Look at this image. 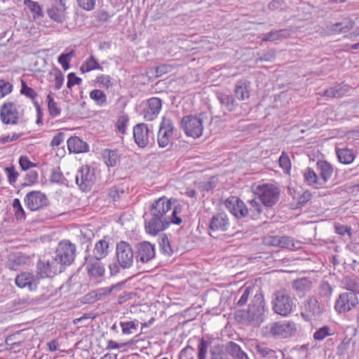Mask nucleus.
Masks as SVG:
<instances>
[{
    "mask_svg": "<svg viewBox=\"0 0 359 359\" xmlns=\"http://www.w3.org/2000/svg\"><path fill=\"white\" fill-rule=\"evenodd\" d=\"M177 202L176 199L168 198L165 196L160 197L152 203L151 215L168 220L170 224H180L182 220L177 216V214L182 208L178 204L177 206L175 205L172 208V203Z\"/></svg>",
    "mask_w": 359,
    "mask_h": 359,
    "instance_id": "obj_1",
    "label": "nucleus"
},
{
    "mask_svg": "<svg viewBox=\"0 0 359 359\" xmlns=\"http://www.w3.org/2000/svg\"><path fill=\"white\" fill-rule=\"evenodd\" d=\"M297 325L290 320L276 322L268 324L262 329V334L266 337L285 339L295 334Z\"/></svg>",
    "mask_w": 359,
    "mask_h": 359,
    "instance_id": "obj_2",
    "label": "nucleus"
},
{
    "mask_svg": "<svg viewBox=\"0 0 359 359\" xmlns=\"http://www.w3.org/2000/svg\"><path fill=\"white\" fill-rule=\"evenodd\" d=\"M264 312L265 302L263 294L257 290L245 313V318L250 323H259L262 321Z\"/></svg>",
    "mask_w": 359,
    "mask_h": 359,
    "instance_id": "obj_3",
    "label": "nucleus"
},
{
    "mask_svg": "<svg viewBox=\"0 0 359 359\" xmlns=\"http://www.w3.org/2000/svg\"><path fill=\"white\" fill-rule=\"evenodd\" d=\"M253 192L259 198L262 203L267 207H271L276 203L280 195L278 188L271 184L258 185L254 189Z\"/></svg>",
    "mask_w": 359,
    "mask_h": 359,
    "instance_id": "obj_4",
    "label": "nucleus"
},
{
    "mask_svg": "<svg viewBox=\"0 0 359 359\" xmlns=\"http://www.w3.org/2000/svg\"><path fill=\"white\" fill-rule=\"evenodd\" d=\"M272 305L275 313L287 316L292 312L294 302L286 291L279 290L273 294Z\"/></svg>",
    "mask_w": 359,
    "mask_h": 359,
    "instance_id": "obj_5",
    "label": "nucleus"
},
{
    "mask_svg": "<svg viewBox=\"0 0 359 359\" xmlns=\"http://www.w3.org/2000/svg\"><path fill=\"white\" fill-rule=\"evenodd\" d=\"M55 254V258L65 268L66 266L70 265L74 260L76 246L69 241H62L59 243Z\"/></svg>",
    "mask_w": 359,
    "mask_h": 359,
    "instance_id": "obj_6",
    "label": "nucleus"
},
{
    "mask_svg": "<svg viewBox=\"0 0 359 359\" xmlns=\"http://www.w3.org/2000/svg\"><path fill=\"white\" fill-rule=\"evenodd\" d=\"M116 258L122 269L130 268L134 262L135 254L132 246L121 241L116 244Z\"/></svg>",
    "mask_w": 359,
    "mask_h": 359,
    "instance_id": "obj_7",
    "label": "nucleus"
},
{
    "mask_svg": "<svg viewBox=\"0 0 359 359\" xmlns=\"http://www.w3.org/2000/svg\"><path fill=\"white\" fill-rule=\"evenodd\" d=\"M325 306L313 296L309 297L304 302L301 315L306 320L318 319L323 313Z\"/></svg>",
    "mask_w": 359,
    "mask_h": 359,
    "instance_id": "obj_8",
    "label": "nucleus"
},
{
    "mask_svg": "<svg viewBox=\"0 0 359 359\" xmlns=\"http://www.w3.org/2000/svg\"><path fill=\"white\" fill-rule=\"evenodd\" d=\"M64 268L55 257L39 259L37 263V271L41 278L53 277L55 275L61 273Z\"/></svg>",
    "mask_w": 359,
    "mask_h": 359,
    "instance_id": "obj_9",
    "label": "nucleus"
},
{
    "mask_svg": "<svg viewBox=\"0 0 359 359\" xmlns=\"http://www.w3.org/2000/svg\"><path fill=\"white\" fill-rule=\"evenodd\" d=\"M181 126L187 136L199 137L203 130V119L196 116H187L182 118Z\"/></svg>",
    "mask_w": 359,
    "mask_h": 359,
    "instance_id": "obj_10",
    "label": "nucleus"
},
{
    "mask_svg": "<svg viewBox=\"0 0 359 359\" xmlns=\"http://www.w3.org/2000/svg\"><path fill=\"white\" fill-rule=\"evenodd\" d=\"M358 304V299L355 292L347 291L339 294L336 300L334 309L339 313H346L355 308Z\"/></svg>",
    "mask_w": 359,
    "mask_h": 359,
    "instance_id": "obj_11",
    "label": "nucleus"
},
{
    "mask_svg": "<svg viewBox=\"0 0 359 359\" xmlns=\"http://www.w3.org/2000/svg\"><path fill=\"white\" fill-rule=\"evenodd\" d=\"M175 130L172 121L166 117H163L160 123L157 142L160 147L164 148L170 142Z\"/></svg>",
    "mask_w": 359,
    "mask_h": 359,
    "instance_id": "obj_12",
    "label": "nucleus"
},
{
    "mask_svg": "<svg viewBox=\"0 0 359 359\" xmlns=\"http://www.w3.org/2000/svg\"><path fill=\"white\" fill-rule=\"evenodd\" d=\"M18 103L11 101L4 102L0 109V118L5 124H17L20 116V111L17 107Z\"/></svg>",
    "mask_w": 359,
    "mask_h": 359,
    "instance_id": "obj_13",
    "label": "nucleus"
},
{
    "mask_svg": "<svg viewBox=\"0 0 359 359\" xmlns=\"http://www.w3.org/2000/svg\"><path fill=\"white\" fill-rule=\"evenodd\" d=\"M75 180L82 191H88L95 181L94 171L88 165H83L78 170Z\"/></svg>",
    "mask_w": 359,
    "mask_h": 359,
    "instance_id": "obj_14",
    "label": "nucleus"
},
{
    "mask_svg": "<svg viewBox=\"0 0 359 359\" xmlns=\"http://www.w3.org/2000/svg\"><path fill=\"white\" fill-rule=\"evenodd\" d=\"M264 243L267 245L297 250L301 248L302 243L294 241L289 236H271L264 238Z\"/></svg>",
    "mask_w": 359,
    "mask_h": 359,
    "instance_id": "obj_15",
    "label": "nucleus"
},
{
    "mask_svg": "<svg viewBox=\"0 0 359 359\" xmlns=\"http://www.w3.org/2000/svg\"><path fill=\"white\" fill-rule=\"evenodd\" d=\"M156 255L154 245L148 241H142L136 245V261L137 264H147L153 259Z\"/></svg>",
    "mask_w": 359,
    "mask_h": 359,
    "instance_id": "obj_16",
    "label": "nucleus"
},
{
    "mask_svg": "<svg viewBox=\"0 0 359 359\" xmlns=\"http://www.w3.org/2000/svg\"><path fill=\"white\" fill-rule=\"evenodd\" d=\"M229 226V217L223 212L214 215L209 222V229L213 233L225 231Z\"/></svg>",
    "mask_w": 359,
    "mask_h": 359,
    "instance_id": "obj_17",
    "label": "nucleus"
},
{
    "mask_svg": "<svg viewBox=\"0 0 359 359\" xmlns=\"http://www.w3.org/2000/svg\"><path fill=\"white\" fill-rule=\"evenodd\" d=\"M25 203L31 210H37L46 204L47 198L41 192L32 191L26 195Z\"/></svg>",
    "mask_w": 359,
    "mask_h": 359,
    "instance_id": "obj_18",
    "label": "nucleus"
},
{
    "mask_svg": "<svg viewBox=\"0 0 359 359\" xmlns=\"http://www.w3.org/2000/svg\"><path fill=\"white\" fill-rule=\"evenodd\" d=\"M39 278L31 273L22 272L15 279L16 285L20 288H27L29 291L35 290L39 283Z\"/></svg>",
    "mask_w": 359,
    "mask_h": 359,
    "instance_id": "obj_19",
    "label": "nucleus"
},
{
    "mask_svg": "<svg viewBox=\"0 0 359 359\" xmlns=\"http://www.w3.org/2000/svg\"><path fill=\"white\" fill-rule=\"evenodd\" d=\"M151 132L145 123H139L133 128V137L140 147H145L149 144Z\"/></svg>",
    "mask_w": 359,
    "mask_h": 359,
    "instance_id": "obj_20",
    "label": "nucleus"
},
{
    "mask_svg": "<svg viewBox=\"0 0 359 359\" xmlns=\"http://www.w3.org/2000/svg\"><path fill=\"white\" fill-rule=\"evenodd\" d=\"M170 224L168 220H164L157 216H151L149 221L145 222V230L147 233L156 236L165 230Z\"/></svg>",
    "mask_w": 359,
    "mask_h": 359,
    "instance_id": "obj_21",
    "label": "nucleus"
},
{
    "mask_svg": "<svg viewBox=\"0 0 359 359\" xmlns=\"http://www.w3.org/2000/svg\"><path fill=\"white\" fill-rule=\"evenodd\" d=\"M226 206L236 217H244L248 215V208L245 203L238 198L233 197L226 201Z\"/></svg>",
    "mask_w": 359,
    "mask_h": 359,
    "instance_id": "obj_22",
    "label": "nucleus"
},
{
    "mask_svg": "<svg viewBox=\"0 0 359 359\" xmlns=\"http://www.w3.org/2000/svg\"><path fill=\"white\" fill-rule=\"evenodd\" d=\"M162 106L161 100L158 97H151L147 100V107L144 111V118L147 121H153L159 114Z\"/></svg>",
    "mask_w": 359,
    "mask_h": 359,
    "instance_id": "obj_23",
    "label": "nucleus"
},
{
    "mask_svg": "<svg viewBox=\"0 0 359 359\" xmlns=\"http://www.w3.org/2000/svg\"><path fill=\"white\" fill-rule=\"evenodd\" d=\"M257 353L265 359H283L284 353L279 349H271L265 344H257L255 346Z\"/></svg>",
    "mask_w": 359,
    "mask_h": 359,
    "instance_id": "obj_24",
    "label": "nucleus"
},
{
    "mask_svg": "<svg viewBox=\"0 0 359 359\" xmlns=\"http://www.w3.org/2000/svg\"><path fill=\"white\" fill-rule=\"evenodd\" d=\"M316 170L320 182L324 186L332 177L334 168L331 163L326 161H318L316 163Z\"/></svg>",
    "mask_w": 359,
    "mask_h": 359,
    "instance_id": "obj_25",
    "label": "nucleus"
},
{
    "mask_svg": "<svg viewBox=\"0 0 359 359\" xmlns=\"http://www.w3.org/2000/svg\"><path fill=\"white\" fill-rule=\"evenodd\" d=\"M66 10L65 4L62 0L56 1L47 11L49 18L57 22H62L65 19V12Z\"/></svg>",
    "mask_w": 359,
    "mask_h": 359,
    "instance_id": "obj_26",
    "label": "nucleus"
},
{
    "mask_svg": "<svg viewBox=\"0 0 359 359\" xmlns=\"http://www.w3.org/2000/svg\"><path fill=\"white\" fill-rule=\"evenodd\" d=\"M289 194L292 197L296 208L304 205L311 198V194L309 191L297 190L290 187Z\"/></svg>",
    "mask_w": 359,
    "mask_h": 359,
    "instance_id": "obj_27",
    "label": "nucleus"
},
{
    "mask_svg": "<svg viewBox=\"0 0 359 359\" xmlns=\"http://www.w3.org/2000/svg\"><path fill=\"white\" fill-rule=\"evenodd\" d=\"M251 83L248 80L237 81L234 88V93L239 100H245L250 96Z\"/></svg>",
    "mask_w": 359,
    "mask_h": 359,
    "instance_id": "obj_28",
    "label": "nucleus"
},
{
    "mask_svg": "<svg viewBox=\"0 0 359 359\" xmlns=\"http://www.w3.org/2000/svg\"><path fill=\"white\" fill-rule=\"evenodd\" d=\"M68 149L71 153H83L88 151V144L78 137H71L67 140Z\"/></svg>",
    "mask_w": 359,
    "mask_h": 359,
    "instance_id": "obj_29",
    "label": "nucleus"
},
{
    "mask_svg": "<svg viewBox=\"0 0 359 359\" xmlns=\"http://www.w3.org/2000/svg\"><path fill=\"white\" fill-rule=\"evenodd\" d=\"M217 98L221 105L229 111H234L238 105L232 95L224 93H217Z\"/></svg>",
    "mask_w": 359,
    "mask_h": 359,
    "instance_id": "obj_30",
    "label": "nucleus"
},
{
    "mask_svg": "<svg viewBox=\"0 0 359 359\" xmlns=\"http://www.w3.org/2000/svg\"><path fill=\"white\" fill-rule=\"evenodd\" d=\"M303 175L304 182L308 185L315 188L323 187L318 175L311 168H306L303 172Z\"/></svg>",
    "mask_w": 359,
    "mask_h": 359,
    "instance_id": "obj_31",
    "label": "nucleus"
},
{
    "mask_svg": "<svg viewBox=\"0 0 359 359\" xmlns=\"http://www.w3.org/2000/svg\"><path fill=\"white\" fill-rule=\"evenodd\" d=\"M109 242L103 238L96 243L93 249V257L96 259H101L108 254Z\"/></svg>",
    "mask_w": 359,
    "mask_h": 359,
    "instance_id": "obj_32",
    "label": "nucleus"
},
{
    "mask_svg": "<svg viewBox=\"0 0 359 359\" xmlns=\"http://www.w3.org/2000/svg\"><path fill=\"white\" fill-rule=\"evenodd\" d=\"M349 90V86L346 84H339L324 91V95L328 97H341Z\"/></svg>",
    "mask_w": 359,
    "mask_h": 359,
    "instance_id": "obj_33",
    "label": "nucleus"
},
{
    "mask_svg": "<svg viewBox=\"0 0 359 359\" xmlns=\"http://www.w3.org/2000/svg\"><path fill=\"white\" fill-rule=\"evenodd\" d=\"M353 27V22L349 19H345L341 22L332 24L329 26V30L333 33H346Z\"/></svg>",
    "mask_w": 359,
    "mask_h": 359,
    "instance_id": "obj_34",
    "label": "nucleus"
},
{
    "mask_svg": "<svg viewBox=\"0 0 359 359\" xmlns=\"http://www.w3.org/2000/svg\"><path fill=\"white\" fill-rule=\"evenodd\" d=\"M336 154L339 161L343 164H350L355 159L353 151L348 148L337 149Z\"/></svg>",
    "mask_w": 359,
    "mask_h": 359,
    "instance_id": "obj_35",
    "label": "nucleus"
},
{
    "mask_svg": "<svg viewBox=\"0 0 359 359\" xmlns=\"http://www.w3.org/2000/svg\"><path fill=\"white\" fill-rule=\"evenodd\" d=\"M248 215L253 219H257L263 211V204L260 203L256 198L248 201Z\"/></svg>",
    "mask_w": 359,
    "mask_h": 359,
    "instance_id": "obj_36",
    "label": "nucleus"
},
{
    "mask_svg": "<svg viewBox=\"0 0 359 359\" xmlns=\"http://www.w3.org/2000/svg\"><path fill=\"white\" fill-rule=\"evenodd\" d=\"M100 260L95 259L88 264V273L94 277H101L104 273V268Z\"/></svg>",
    "mask_w": 359,
    "mask_h": 359,
    "instance_id": "obj_37",
    "label": "nucleus"
},
{
    "mask_svg": "<svg viewBox=\"0 0 359 359\" xmlns=\"http://www.w3.org/2000/svg\"><path fill=\"white\" fill-rule=\"evenodd\" d=\"M95 69H102V67L99 65L97 60L90 55L81 66L80 70L83 72H88Z\"/></svg>",
    "mask_w": 359,
    "mask_h": 359,
    "instance_id": "obj_38",
    "label": "nucleus"
},
{
    "mask_svg": "<svg viewBox=\"0 0 359 359\" xmlns=\"http://www.w3.org/2000/svg\"><path fill=\"white\" fill-rule=\"evenodd\" d=\"M229 353L234 359H250L247 354L241 350L239 345L230 341L229 343Z\"/></svg>",
    "mask_w": 359,
    "mask_h": 359,
    "instance_id": "obj_39",
    "label": "nucleus"
},
{
    "mask_svg": "<svg viewBox=\"0 0 359 359\" xmlns=\"http://www.w3.org/2000/svg\"><path fill=\"white\" fill-rule=\"evenodd\" d=\"M312 283L307 278H300L293 282V288L299 292L305 293L311 288Z\"/></svg>",
    "mask_w": 359,
    "mask_h": 359,
    "instance_id": "obj_40",
    "label": "nucleus"
},
{
    "mask_svg": "<svg viewBox=\"0 0 359 359\" xmlns=\"http://www.w3.org/2000/svg\"><path fill=\"white\" fill-rule=\"evenodd\" d=\"M287 32L285 29L271 31L263 35L262 40L264 41H274L286 37Z\"/></svg>",
    "mask_w": 359,
    "mask_h": 359,
    "instance_id": "obj_41",
    "label": "nucleus"
},
{
    "mask_svg": "<svg viewBox=\"0 0 359 359\" xmlns=\"http://www.w3.org/2000/svg\"><path fill=\"white\" fill-rule=\"evenodd\" d=\"M24 4L33 13V17L34 18H38L43 16L42 8L38 2L34 1L32 0H24Z\"/></svg>",
    "mask_w": 359,
    "mask_h": 359,
    "instance_id": "obj_42",
    "label": "nucleus"
},
{
    "mask_svg": "<svg viewBox=\"0 0 359 359\" xmlns=\"http://www.w3.org/2000/svg\"><path fill=\"white\" fill-rule=\"evenodd\" d=\"M48 101V108L50 115L52 117H56L60 115L61 112L60 108L58 107V104L56 102H55L54 98L53 97V94L50 93L47 96Z\"/></svg>",
    "mask_w": 359,
    "mask_h": 359,
    "instance_id": "obj_43",
    "label": "nucleus"
},
{
    "mask_svg": "<svg viewBox=\"0 0 359 359\" xmlns=\"http://www.w3.org/2000/svg\"><path fill=\"white\" fill-rule=\"evenodd\" d=\"M89 95L90 99H92L97 104L100 106H102L107 103V95L101 90H93L90 92Z\"/></svg>",
    "mask_w": 359,
    "mask_h": 359,
    "instance_id": "obj_44",
    "label": "nucleus"
},
{
    "mask_svg": "<svg viewBox=\"0 0 359 359\" xmlns=\"http://www.w3.org/2000/svg\"><path fill=\"white\" fill-rule=\"evenodd\" d=\"M120 326L123 334H131L136 332L137 329V320L121 321Z\"/></svg>",
    "mask_w": 359,
    "mask_h": 359,
    "instance_id": "obj_45",
    "label": "nucleus"
},
{
    "mask_svg": "<svg viewBox=\"0 0 359 359\" xmlns=\"http://www.w3.org/2000/svg\"><path fill=\"white\" fill-rule=\"evenodd\" d=\"M255 288L250 286L246 287L244 289L240 290L242 292V294L238 301V305L243 306L245 304L250 297L254 296Z\"/></svg>",
    "mask_w": 359,
    "mask_h": 359,
    "instance_id": "obj_46",
    "label": "nucleus"
},
{
    "mask_svg": "<svg viewBox=\"0 0 359 359\" xmlns=\"http://www.w3.org/2000/svg\"><path fill=\"white\" fill-rule=\"evenodd\" d=\"M20 93L34 100L37 96V93L32 88L29 87L24 80H21Z\"/></svg>",
    "mask_w": 359,
    "mask_h": 359,
    "instance_id": "obj_47",
    "label": "nucleus"
},
{
    "mask_svg": "<svg viewBox=\"0 0 359 359\" xmlns=\"http://www.w3.org/2000/svg\"><path fill=\"white\" fill-rule=\"evenodd\" d=\"M106 153L107 154H105L104 156V159L107 166H116L118 161V157L116 151L113 150H107Z\"/></svg>",
    "mask_w": 359,
    "mask_h": 359,
    "instance_id": "obj_48",
    "label": "nucleus"
},
{
    "mask_svg": "<svg viewBox=\"0 0 359 359\" xmlns=\"http://www.w3.org/2000/svg\"><path fill=\"white\" fill-rule=\"evenodd\" d=\"M279 165L283 168V171L289 174L291 169V163L289 156L285 152H282L279 158Z\"/></svg>",
    "mask_w": 359,
    "mask_h": 359,
    "instance_id": "obj_49",
    "label": "nucleus"
},
{
    "mask_svg": "<svg viewBox=\"0 0 359 359\" xmlns=\"http://www.w3.org/2000/svg\"><path fill=\"white\" fill-rule=\"evenodd\" d=\"M13 207L15 210V215L17 219H25V213L18 198H15L13 200Z\"/></svg>",
    "mask_w": 359,
    "mask_h": 359,
    "instance_id": "obj_50",
    "label": "nucleus"
},
{
    "mask_svg": "<svg viewBox=\"0 0 359 359\" xmlns=\"http://www.w3.org/2000/svg\"><path fill=\"white\" fill-rule=\"evenodd\" d=\"M128 121L129 118L127 114H123L118 116L116 122V127L118 132L122 134L125 133Z\"/></svg>",
    "mask_w": 359,
    "mask_h": 359,
    "instance_id": "obj_51",
    "label": "nucleus"
},
{
    "mask_svg": "<svg viewBox=\"0 0 359 359\" xmlns=\"http://www.w3.org/2000/svg\"><path fill=\"white\" fill-rule=\"evenodd\" d=\"M332 335L330 328L327 326H323L318 329L313 334V338L318 341L323 340L326 337Z\"/></svg>",
    "mask_w": 359,
    "mask_h": 359,
    "instance_id": "obj_52",
    "label": "nucleus"
},
{
    "mask_svg": "<svg viewBox=\"0 0 359 359\" xmlns=\"http://www.w3.org/2000/svg\"><path fill=\"white\" fill-rule=\"evenodd\" d=\"M74 55V53L72 50L68 53H62L58 57V62L65 70H67L69 68V61L70 57Z\"/></svg>",
    "mask_w": 359,
    "mask_h": 359,
    "instance_id": "obj_53",
    "label": "nucleus"
},
{
    "mask_svg": "<svg viewBox=\"0 0 359 359\" xmlns=\"http://www.w3.org/2000/svg\"><path fill=\"white\" fill-rule=\"evenodd\" d=\"M13 85L5 80L0 79V99L11 93Z\"/></svg>",
    "mask_w": 359,
    "mask_h": 359,
    "instance_id": "obj_54",
    "label": "nucleus"
},
{
    "mask_svg": "<svg viewBox=\"0 0 359 359\" xmlns=\"http://www.w3.org/2000/svg\"><path fill=\"white\" fill-rule=\"evenodd\" d=\"M208 345H209L208 341L204 340L203 339H201V341L198 345V359H206V353L208 351Z\"/></svg>",
    "mask_w": 359,
    "mask_h": 359,
    "instance_id": "obj_55",
    "label": "nucleus"
},
{
    "mask_svg": "<svg viewBox=\"0 0 359 359\" xmlns=\"http://www.w3.org/2000/svg\"><path fill=\"white\" fill-rule=\"evenodd\" d=\"M124 195V190L120 187H113L109 191V197L114 201H118Z\"/></svg>",
    "mask_w": 359,
    "mask_h": 359,
    "instance_id": "obj_56",
    "label": "nucleus"
},
{
    "mask_svg": "<svg viewBox=\"0 0 359 359\" xmlns=\"http://www.w3.org/2000/svg\"><path fill=\"white\" fill-rule=\"evenodd\" d=\"M6 173L7 174L8 182L11 184H14L18 177V172L15 170L13 166L6 167L4 168Z\"/></svg>",
    "mask_w": 359,
    "mask_h": 359,
    "instance_id": "obj_57",
    "label": "nucleus"
},
{
    "mask_svg": "<svg viewBox=\"0 0 359 359\" xmlns=\"http://www.w3.org/2000/svg\"><path fill=\"white\" fill-rule=\"evenodd\" d=\"M50 179L52 182L62 183L64 177L60 168L53 169Z\"/></svg>",
    "mask_w": 359,
    "mask_h": 359,
    "instance_id": "obj_58",
    "label": "nucleus"
},
{
    "mask_svg": "<svg viewBox=\"0 0 359 359\" xmlns=\"http://www.w3.org/2000/svg\"><path fill=\"white\" fill-rule=\"evenodd\" d=\"M79 6L86 11H92L95 8L96 0H77Z\"/></svg>",
    "mask_w": 359,
    "mask_h": 359,
    "instance_id": "obj_59",
    "label": "nucleus"
},
{
    "mask_svg": "<svg viewBox=\"0 0 359 359\" xmlns=\"http://www.w3.org/2000/svg\"><path fill=\"white\" fill-rule=\"evenodd\" d=\"M160 245L161 246L162 251L163 253L166 254L167 255H172L173 250L171 248L168 238L166 236H163L161 238V242Z\"/></svg>",
    "mask_w": 359,
    "mask_h": 359,
    "instance_id": "obj_60",
    "label": "nucleus"
},
{
    "mask_svg": "<svg viewBox=\"0 0 359 359\" xmlns=\"http://www.w3.org/2000/svg\"><path fill=\"white\" fill-rule=\"evenodd\" d=\"M118 285H111L109 287H102L97 290L96 297L97 299H100L102 297L109 294L114 289L118 288Z\"/></svg>",
    "mask_w": 359,
    "mask_h": 359,
    "instance_id": "obj_61",
    "label": "nucleus"
},
{
    "mask_svg": "<svg viewBox=\"0 0 359 359\" xmlns=\"http://www.w3.org/2000/svg\"><path fill=\"white\" fill-rule=\"evenodd\" d=\"M97 82L103 87L109 88L113 86L111 78L109 75H101L97 78Z\"/></svg>",
    "mask_w": 359,
    "mask_h": 359,
    "instance_id": "obj_62",
    "label": "nucleus"
},
{
    "mask_svg": "<svg viewBox=\"0 0 359 359\" xmlns=\"http://www.w3.org/2000/svg\"><path fill=\"white\" fill-rule=\"evenodd\" d=\"M20 165L23 170H27L32 167L36 166V165L32 163L29 158L25 156H22L19 159Z\"/></svg>",
    "mask_w": 359,
    "mask_h": 359,
    "instance_id": "obj_63",
    "label": "nucleus"
},
{
    "mask_svg": "<svg viewBox=\"0 0 359 359\" xmlns=\"http://www.w3.org/2000/svg\"><path fill=\"white\" fill-rule=\"evenodd\" d=\"M67 86L68 88L71 89L72 86H74L76 84H80L82 81L81 79L79 77H77L76 74L73 72L68 74L67 76Z\"/></svg>",
    "mask_w": 359,
    "mask_h": 359,
    "instance_id": "obj_64",
    "label": "nucleus"
}]
</instances>
